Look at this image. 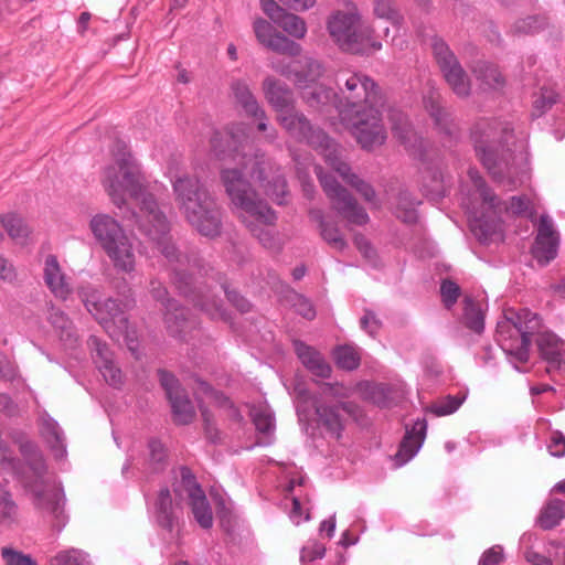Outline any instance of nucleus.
I'll list each match as a JSON object with an SVG mask.
<instances>
[{
  "label": "nucleus",
  "instance_id": "f257e3e1",
  "mask_svg": "<svg viewBox=\"0 0 565 565\" xmlns=\"http://www.w3.org/2000/svg\"><path fill=\"white\" fill-rule=\"evenodd\" d=\"M103 185L111 202L120 210L126 207V196L140 201L139 213L127 210L124 216L134 220L138 230L152 242L158 250L172 264V280L178 290L190 298L195 307L215 320H227L228 316L221 301L209 294L206 286H196L193 271L209 275L202 259L182 256L171 241L170 223L159 205L147 190V180L139 164L127 151L115 154V164L104 171Z\"/></svg>",
  "mask_w": 565,
  "mask_h": 565
},
{
  "label": "nucleus",
  "instance_id": "f03ea898",
  "mask_svg": "<svg viewBox=\"0 0 565 565\" xmlns=\"http://www.w3.org/2000/svg\"><path fill=\"white\" fill-rule=\"evenodd\" d=\"M337 109L362 149L373 150L386 138L382 113L385 104L380 86L361 72L340 71L335 75Z\"/></svg>",
  "mask_w": 565,
  "mask_h": 565
},
{
  "label": "nucleus",
  "instance_id": "7ed1b4c3",
  "mask_svg": "<svg viewBox=\"0 0 565 565\" xmlns=\"http://www.w3.org/2000/svg\"><path fill=\"white\" fill-rule=\"evenodd\" d=\"M19 450L25 465L18 471L12 451L0 440V469L18 472L23 487L32 493L34 504L50 512L56 520L55 525L61 529L66 522L63 489L49 473L43 454L35 443L23 438L19 441Z\"/></svg>",
  "mask_w": 565,
  "mask_h": 565
},
{
  "label": "nucleus",
  "instance_id": "20e7f679",
  "mask_svg": "<svg viewBox=\"0 0 565 565\" xmlns=\"http://www.w3.org/2000/svg\"><path fill=\"white\" fill-rule=\"evenodd\" d=\"M221 181L238 218L263 247L278 253L284 246L279 234L269 228L275 225L277 215L266 201L258 198L249 182L237 169H222Z\"/></svg>",
  "mask_w": 565,
  "mask_h": 565
},
{
  "label": "nucleus",
  "instance_id": "39448f33",
  "mask_svg": "<svg viewBox=\"0 0 565 565\" xmlns=\"http://www.w3.org/2000/svg\"><path fill=\"white\" fill-rule=\"evenodd\" d=\"M172 186L175 202L189 224L203 236H218L222 232V210L201 181L183 174L173 181Z\"/></svg>",
  "mask_w": 565,
  "mask_h": 565
},
{
  "label": "nucleus",
  "instance_id": "423d86ee",
  "mask_svg": "<svg viewBox=\"0 0 565 565\" xmlns=\"http://www.w3.org/2000/svg\"><path fill=\"white\" fill-rule=\"evenodd\" d=\"M470 137L477 156L495 180L510 173L513 161V128L508 122L480 118L473 124Z\"/></svg>",
  "mask_w": 565,
  "mask_h": 565
},
{
  "label": "nucleus",
  "instance_id": "0eeeda50",
  "mask_svg": "<svg viewBox=\"0 0 565 565\" xmlns=\"http://www.w3.org/2000/svg\"><path fill=\"white\" fill-rule=\"evenodd\" d=\"M542 328V319L529 309L509 310L497 323V342L518 363L530 359L532 335Z\"/></svg>",
  "mask_w": 565,
  "mask_h": 565
},
{
  "label": "nucleus",
  "instance_id": "6e6552de",
  "mask_svg": "<svg viewBox=\"0 0 565 565\" xmlns=\"http://www.w3.org/2000/svg\"><path fill=\"white\" fill-rule=\"evenodd\" d=\"M277 120L287 134L299 142H306L318 150L328 162V154L331 157L341 148L323 130L315 127L305 114L295 108L279 114Z\"/></svg>",
  "mask_w": 565,
  "mask_h": 565
},
{
  "label": "nucleus",
  "instance_id": "1a4fd4ad",
  "mask_svg": "<svg viewBox=\"0 0 565 565\" xmlns=\"http://www.w3.org/2000/svg\"><path fill=\"white\" fill-rule=\"evenodd\" d=\"M328 31L343 51L363 53L364 33L361 30V15L354 3L349 2L347 10H339L329 18Z\"/></svg>",
  "mask_w": 565,
  "mask_h": 565
},
{
  "label": "nucleus",
  "instance_id": "9d476101",
  "mask_svg": "<svg viewBox=\"0 0 565 565\" xmlns=\"http://www.w3.org/2000/svg\"><path fill=\"white\" fill-rule=\"evenodd\" d=\"M315 172L319 182L331 202V206L337 213L342 216L348 223L354 225H365L369 223L370 217L363 206H361L355 198L342 186L337 179L323 172L319 166L315 168Z\"/></svg>",
  "mask_w": 565,
  "mask_h": 565
},
{
  "label": "nucleus",
  "instance_id": "9b49d317",
  "mask_svg": "<svg viewBox=\"0 0 565 565\" xmlns=\"http://www.w3.org/2000/svg\"><path fill=\"white\" fill-rule=\"evenodd\" d=\"M430 47L434 60L452 93L459 98L469 97L471 94L470 78L446 41L434 36Z\"/></svg>",
  "mask_w": 565,
  "mask_h": 565
},
{
  "label": "nucleus",
  "instance_id": "f8f14e48",
  "mask_svg": "<svg viewBox=\"0 0 565 565\" xmlns=\"http://www.w3.org/2000/svg\"><path fill=\"white\" fill-rule=\"evenodd\" d=\"M236 169L242 171L245 180L248 172L259 183L266 195L275 203L284 204L286 180L280 173L279 167L265 153H256L248 162L244 163L243 168Z\"/></svg>",
  "mask_w": 565,
  "mask_h": 565
},
{
  "label": "nucleus",
  "instance_id": "ddd939ff",
  "mask_svg": "<svg viewBox=\"0 0 565 565\" xmlns=\"http://www.w3.org/2000/svg\"><path fill=\"white\" fill-rule=\"evenodd\" d=\"M195 396L199 401V408L204 424V433L206 439L212 444L221 441V431L217 429L213 422V416L210 411L203 405V399L207 398L220 407H231L233 404L230 398L223 393L215 391L207 382L203 380H195Z\"/></svg>",
  "mask_w": 565,
  "mask_h": 565
},
{
  "label": "nucleus",
  "instance_id": "4468645a",
  "mask_svg": "<svg viewBox=\"0 0 565 565\" xmlns=\"http://www.w3.org/2000/svg\"><path fill=\"white\" fill-rule=\"evenodd\" d=\"M501 203L505 206L501 211L497 212L488 207L489 216L483 214L471 222L470 228L480 242L486 243L500 230L502 212L511 211L513 214H522L526 211L529 201L522 196H512L509 204L502 201Z\"/></svg>",
  "mask_w": 565,
  "mask_h": 565
},
{
  "label": "nucleus",
  "instance_id": "2eb2a0df",
  "mask_svg": "<svg viewBox=\"0 0 565 565\" xmlns=\"http://www.w3.org/2000/svg\"><path fill=\"white\" fill-rule=\"evenodd\" d=\"M559 235L554 228L552 218L543 214L540 216L537 234L532 247L533 257L539 264L545 266L557 256Z\"/></svg>",
  "mask_w": 565,
  "mask_h": 565
},
{
  "label": "nucleus",
  "instance_id": "dca6fc26",
  "mask_svg": "<svg viewBox=\"0 0 565 565\" xmlns=\"http://www.w3.org/2000/svg\"><path fill=\"white\" fill-rule=\"evenodd\" d=\"M327 164L334 170L345 183L352 186L365 202L372 207L379 209L381 203L377 199L373 185L361 179L358 174L351 172V167L343 159V149L340 148L332 157L328 154Z\"/></svg>",
  "mask_w": 565,
  "mask_h": 565
},
{
  "label": "nucleus",
  "instance_id": "f3484780",
  "mask_svg": "<svg viewBox=\"0 0 565 565\" xmlns=\"http://www.w3.org/2000/svg\"><path fill=\"white\" fill-rule=\"evenodd\" d=\"M254 32L257 41L265 47L289 56H298L301 53L300 44L277 32L274 26L264 19L254 22Z\"/></svg>",
  "mask_w": 565,
  "mask_h": 565
},
{
  "label": "nucleus",
  "instance_id": "a211bd4d",
  "mask_svg": "<svg viewBox=\"0 0 565 565\" xmlns=\"http://www.w3.org/2000/svg\"><path fill=\"white\" fill-rule=\"evenodd\" d=\"M423 105L440 134L448 137L457 135L458 126L451 113L444 106L443 96L437 89L430 88L424 95Z\"/></svg>",
  "mask_w": 565,
  "mask_h": 565
},
{
  "label": "nucleus",
  "instance_id": "6ab92c4d",
  "mask_svg": "<svg viewBox=\"0 0 565 565\" xmlns=\"http://www.w3.org/2000/svg\"><path fill=\"white\" fill-rule=\"evenodd\" d=\"M341 411L348 415L356 416L359 413V406L352 402H341L337 405H329L326 403L316 405L318 423L337 439L341 437V433L344 427L343 418L340 413Z\"/></svg>",
  "mask_w": 565,
  "mask_h": 565
},
{
  "label": "nucleus",
  "instance_id": "aec40b11",
  "mask_svg": "<svg viewBox=\"0 0 565 565\" xmlns=\"http://www.w3.org/2000/svg\"><path fill=\"white\" fill-rule=\"evenodd\" d=\"M88 344L94 351V361L105 381L114 387H119L124 382V375L121 370L115 364L113 352L108 349L107 344L95 335L89 337Z\"/></svg>",
  "mask_w": 565,
  "mask_h": 565
},
{
  "label": "nucleus",
  "instance_id": "412c9836",
  "mask_svg": "<svg viewBox=\"0 0 565 565\" xmlns=\"http://www.w3.org/2000/svg\"><path fill=\"white\" fill-rule=\"evenodd\" d=\"M231 89L236 104L243 108L248 117L258 120L257 129L266 131L268 128V117L264 108L259 105L248 84L242 79H235L231 84Z\"/></svg>",
  "mask_w": 565,
  "mask_h": 565
},
{
  "label": "nucleus",
  "instance_id": "4be33fe9",
  "mask_svg": "<svg viewBox=\"0 0 565 565\" xmlns=\"http://www.w3.org/2000/svg\"><path fill=\"white\" fill-rule=\"evenodd\" d=\"M535 343L543 361L547 363L548 373L561 370L565 364L563 359V341L552 331H536Z\"/></svg>",
  "mask_w": 565,
  "mask_h": 565
},
{
  "label": "nucleus",
  "instance_id": "5701e85b",
  "mask_svg": "<svg viewBox=\"0 0 565 565\" xmlns=\"http://www.w3.org/2000/svg\"><path fill=\"white\" fill-rule=\"evenodd\" d=\"M103 250L109 257L116 270L127 274L135 270L136 254L132 242L126 233L103 247Z\"/></svg>",
  "mask_w": 565,
  "mask_h": 565
},
{
  "label": "nucleus",
  "instance_id": "b1692460",
  "mask_svg": "<svg viewBox=\"0 0 565 565\" xmlns=\"http://www.w3.org/2000/svg\"><path fill=\"white\" fill-rule=\"evenodd\" d=\"M262 88L267 102L279 114L294 108V94L286 83L273 76H267L263 81Z\"/></svg>",
  "mask_w": 565,
  "mask_h": 565
},
{
  "label": "nucleus",
  "instance_id": "393cba45",
  "mask_svg": "<svg viewBox=\"0 0 565 565\" xmlns=\"http://www.w3.org/2000/svg\"><path fill=\"white\" fill-rule=\"evenodd\" d=\"M164 323L168 333L180 340H185V334L191 330L193 324L189 319L188 310L179 306L175 300H169L167 303Z\"/></svg>",
  "mask_w": 565,
  "mask_h": 565
},
{
  "label": "nucleus",
  "instance_id": "a878e982",
  "mask_svg": "<svg viewBox=\"0 0 565 565\" xmlns=\"http://www.w3.org/2000/svg\"><path fill=\"white\" fill-rule=\"evenodd\" d=\"M427 429L425 419H417L411 429L406 428L405 436L401 441L396 459L399 465L411 460L422 447Z\"/></svg>",
  "mask_w": 565,
  "mask_h": 565
},
{
  "label": "nucleus",
  "instance_id": "bb28decb",
  "mask_svg": "<svg viewBox=\"0 0 565 565\" xmlns=\"http://www.w3.org/2000/svg\"><path fill=\"white\" fill-rule=\"evenodd\" d=\"M89 228L102 248L125 234L121 225L108 214L93 216Z\"/></svg>",
  "mask_w": 565,
  "mask_h": 565
},
{
  "label": "nucleus",
  "instance_id": "cd10ccee",
  "mask_svg": "<svg viewBox=\"0 0 565 565\" xmlns=\"http://www.w3.org/2000/svg\"><path fill=\"white\" fill-rule=\"evenodd\" d=\"M132 306L131 300L125 302L118 301L113 298H107L102 301V309L104 311L105 320L98 321L106 332L110 337H115V330H111L113 326H117L118 329H127L128 319L125 316V310Z\"/></svg>",
  "mask_w": 565,
  "mask_h": 565
},
{
  "label": "nucleus",
  "instance_id": "c85d7f7f",
  "mask_svg": "<svg viewBox=\"0 0 565 565\" xmlns=\"http://www.w3.org/2000/svg\"><path fill=\"white\" fill-rule=\"evenodd\" d=\"M179 504L173 503L170 490L162 488L154 501V518L157 523L164 530L172 532L178 523Z\"/></svg>",
  "mask_w": 565,
  "mask_h": 565
},
{
  "label": "nucleus",
  "instance_id": "c756f323",
  "mask_svg": "<svg viewBox=\"0 0 565 565\" xmlns=\"http://www.w3.org/2000/svg\"><path fill=\"white\" fill-rule=\"evenodd\" d=\"M295 351L301 363L315 375L327 379L331 374V366L324 360L322 354L315 348L307 345L302 341L294 342Z\"/></svg>",
  "mask_w": 565,
  "mask_h": 565
},
{
  "label": "nucleus",
  "instance_id": "7c9ffc66",
  "mask_svg": "<svg viewBox=\"0 0 565 565\" xmlns=\"http://www.w3.org/2000/svg\"><path fill=\"white\" fill-rule=\"evenodd\" d=\"M44 281L55 297L65 300L71 294V286L54 255H49L44 263Z\"/></svg>",
  "mask_w": 565,
  "mask_h": 565
},
{
  "label": "nucleus",
  "instance_id": "2f4dec72",
  "mask_svg": "<svg viewBox=\"0 0 565 565\" xmlns=\"http://www.w3.org/2000/svg\"><path fill=\"white\" fill-rule=\"evenodd\" d=\"M323 74V66L317 60L305 57L295 62L292 81L299 88H308L310 83L318 81Z\"/></svg>",
  "mask_w": 565,
  "mask_h": 565
},
{
  "label": "nucleus",
  "instance_id": "473e14b6",
  "mask_svg": "<svg viewBox=\"0 0 565 565\" xmlns=\"http://www.w3.org/2000/svg\"><path fill=\"white\" fill-rule=\"evenodd\" d=\"M41 434L51 448L54 458L57 460L64 459L66 457V446L58 424L52 418L44 419L41 425Z\"/></svg>",
  "mask_w": 565,
  "mask_h": 565
},
{
  "label": "nucleus",
  "instance_id": "72a5a7b5",
  "mask_svg": "<svg viewBox=\"0 0 565 565\" xmlns=\"http://www.w3.org/2000/svg\"><path fill=\"white\" fill-rule=\"evenodd\" d=\"M565 518V501L552 498L542 508L537 524L543 530H552Z\"/></svg>",
  "mask_w": 565,
  "mask_h": 565
},
{
  "label": "nucleus",
  "instance_id": "f704fd0d",
  "mask_svg": "<svg viewBox=\"0 0 565 565\" xmlns=\"http://www.w3.org/2000/svg\"><path fill=\"white\" fill-rule=\"evenodd\" d=\"M302 89V99L310 108L321 109L330 104L337 107L338 94L333 89L323 85L308 86V88Z\"/></svg>",
  "mask_w": 565,
  "mask_h": 565
},
{
  "label": "nucleus",
  "instance_id": "c9c22d12",
  "mask_svg": "<svg viewBox=\"0 0 565 565\" xmlns=\"http://www.w3.org/2000/svg\"><path fill=\"white\" fill-rule=\"evenodd\" d=\"M4 231L11 239L18 244L24 245L30 235L31 228L22 216L17 213H7L2 215Z\"/></svg>",
  "mask_w": 565,
  "mask_h": 565
},
{
  "label": "nucleus",
  "instance_id": "e433bc0d",
  "mask_svg": "<svg viewBox=\"0 0 565 565\" xmlns=\"http://www.w3.org/2000/svg\"><path fill=\"white\" fill-rule=\"evenodd\" d=\"M169 402L172 408L174 423L179 425H188L194 419V407L183 392H175V396L169 398Z\"/></svg>",
  "mask_w": 565,
  "mask_h": 565
},
{
  "label": "nucleus",
  "instance_id": "4c0bfd02",
  "mask_svg": "<svg viewBox=\"0 0 565 565\" xmlns=\"http://www.w3.org/2000/svg\"><path fill=\"white\" fill-rule=\"evenodd\" d=\"M476 78L488 89H500L504 86V77L499 68L488 62H480L473 70Z\"/></svg>",
  "mask_w": 565,
  "mask_h": 565
},
{
  "label": "nucleus",
  "instance_id": "58836bf2",
  "mask_svg": "<svg viewBox=\"0 0 565 565\" xmlns=\"http://www.w3.org/2000/svg\"><path fill=\"white\" fill-rule=\"evenodd\" d=\"M463 324L476 333L484 329V315L480 306L470 297L463 299Z\"/></svg>",
  "mask_w": 565,
  "mask_h": 565
},
{
  "label": "nucleus",
  "instance_id": "ea45409f",
  "mask_svg": "<svg viewBox=\"0 0 565 565\" xmlns=\"http://www.w3.org/2000/svg\"><path fill=\"white\" fill-rule=\"evenodd\" d=\"M548 25V19L545 15H529L518 19L511 26L510 33L513 35H532Z\"/></svg>",
  "mask_w": 565,
  "mask_h": 565
},
{
  "label": "nucleus",
  "instance_id": "a19ab883",
  "mask_svg": "<svg viewBox=\"0 0 565 565\" xmlns=\"http://www.w3.org/2000/svg\"><path fill=\"white\" fill-rule=\"evenodd\" d=\"M77 294L86 307L87 311L92 313L97 321L105 320L104 311L102 309V297L99 291L90 285L81 286Z\"/></svg>",
  "mask_w": 565,
  "mask_h": 565
},
{
  "label": "nucleus",
  "instance_id": "79ce46f5",
  "mask_svg": "<svg viewBox=\"0 0 565 565\" xmlns=\"http://www.w3.org/2000/svg\"><path fill=\"white\" fill-rule=\"evenodd\" d=\"M419 204L409 191L401 190L397 194L395 214L405 223H414L417 218L416 205Z\"/></svg>",
  "mask_w": 565,
  "mask_h": 565
},
{
  "label": "nucleus",
  "instance_id": "37998d69",
  "mask_svg": "<svg viewBox=\"0 0 565 565\" xmlns=\"http://www.w3.org/2000/svg\"><path fill=\"white\" fill-rule=\"evenodd\" d=\"M190 499V505L195 521L203 529H210L213 525V514L210 503L204 492L196 494Z\"/></svg>",
  "mask_w": 565,
  "mask_h": 565
},
{
  "label": "nucleus",
  "instance_id": "c03bdc74",
  "mask_svg": "<svg viewBox=\"0 0 565 565\" xmlns=\"http://www.w3.org/2000/svg\"><path fill=\"white\" fill-rule=\"evenodd\" d=\"M333 359L338 367L353 371L360 366L361 356L358 350L349 344L339 345L333 350Z\"/></svg>",
  "mask_w": 565,
  "mask_h": 565
},
{
  "label": "nucleus",
  "instance_id": "a18cd8bd",
  "mask_svg": "<svg viewBox=\"0 0 565 565\" xmlns=\"http://www.w3.org/2000/svg\"><path fill=\"white\" fill-rule=\"evenodd\" d=\"M469 177L479 191L483 204L488 205L489 209H494L497 212L504 207L501 200L487 186L477 170H469Z\"/></svg>",
  "mask_w": 565,
  "mask_h": 565
},
{
  "label": "nucleus",
  "instance_id": "49530a36",
  "mask_svg": "<svg viewBox=\"0 0 565 565\" xmlns=\"http://www.w3.org/2000/svg\"><path fill=\"white\" fill-rule=\"evenodd\" d=\"M256 429L265 435L271 436L275 431V417L270 409L264 406L254 407L250 412Z\"/></svg>",
  "mask_w": 565,
  "mask_h": 565
},
{
  "label": "nucleus",
  "instance_id": "de8ad7c7",
  "mask_svg": "<svg viewBox=\"0 0 565 565\" xmlns=\"http://www.w3.org/2000/svg\"><path fill=\"white\" fill-rule=\"evenodd\" d=\"M276 24L290 36H294L296 39H302L307 33V25L305 20L287 11Z\"/></svg>",
  "mask_w": 565,
  "mask_h": 565
},
{
  "label": "nucleus",
  "instance_id": "09e8293b",
  "mask_svg": "<svg viewBox=\"0 0 565 565\" xmlns=\"http://www.w3.org/2000/svg\"><path fill=\"white\" fill-rule=\"evenodd\" d=\"M18 505L12 499L7 487L0 483V523L11 524L17 520Z\"/></svg>",
  "mask_w": 565,
  "mask_h": 565
},
{
  "label": "nucleus",
  "instance_id": "8fccbe9b",
  "mask_svg": "<svg viewBox=\"0 0 565 565\" xmlns=\"http://www.w3.org/2000/svg\"><path fill=\"white\" fill-rule=\"evenodd\" d=\"M47 319L56 330L61 331L62 339L65 338L70 341L75 340L73 323L64 311L52 307Z\"/></svg>",
  "mask_w": 565,
  "mask_h": 565
},
{
  "label": "nucleus",
  "instance_id": "3c124183",
  "mask_svg": "<svg viewBox=\"0 0 565 565\" xmlns=\"http://www.w3.org/2000/svg\"><path fill=\"white\" fill-rule=\"evenodd\" d=\"M373 12L379 19H383L392 25H398L402 21L398 9L392 0H373Z\"/></svg>",
  "mask_w": 565,
  "mask_h": 565
},
{
  "label": "nucleus",
  "instance_id": "603ef678",
  "mask_svg": "<svg viewBox=\"0 0 565 565\" xmlns=\"http://www.w3.org/2000/svg\"><path fill=\"white\" fill-rule=\"evenodd\" d=\"M49 565H89L87 555L77 548H68L53 556Z\"/></svg>",
  "mask_w": 565,
  "mask_h": 565
},
{
  "label": "nucleus",
  "instance_id": "864d4df0",
  "mask_svg": "<svg viewBox=\"0 0 565 565\" xmlns=\"http://www.w3.org/2000/svg\"><path fill=\"white\" fill-rule=\"evenodd\" d=\"M320 236L332 248L343 250L348 243L335 223L328 222L320 228Z\"/></svg>",
  "mask_w": 565,
  "mask_h": 565
},
{
  "label": "nucleus",
  "instance_id": "5fc2aeb1",
  "mask_svg": "<svg viewBox=\"0 0 565 565\" xmlns=\"http://www.w3.org/2000/svg\"><path fill=\"white\" fill-rule=\"evenodd\" d=\"M393 132L407 148L416 146L418 140L417 135L405 116L399 115L398 122L393 124Z\"/></svg>",
  "mask_w": 565,
  "mask_h": 565
},
{
  "label": "nucleus",
  "instance_id": "6e6d98bb",
  "mask_svg": "<svg viewBox=\"0 0 565 565\" xmlns=\"http://www.w3.org/2000/svg\"><path fill=\"white\" fill-rule=\"evenodd\" d=\"M1 558L4 565H38L30 554H25L12 546H3L1 548Z\"/></svg>",
  "mask_w": 565,
  "mask_h": 565
},
{
  "label": "nucleus",
  "instance_id": "4d7b16f0",
  "mask_svg": "<svg viewBox=\"0 0 565 565\" xmlns=\"http://www.w3.org/2000/svg\"><path fill=\"white\" fill-rule=\"evenodd\" d=\"M465 401V396H458V395H448L438 402L434 403L430 406L431 413H434L436 416H446L455 413L462 402Z\"/></svg>",
  "mask_w": 565,
  "mask_h": 565
},
{
  "label": "nucleus",
  "instance_id": "13d9d810",
  "mask_svg": "<svg viewBox=\"0 0 565 565\" xmlns=\"http://www.w3.org/2000/svg\"><path fill=\"white\" fill-rule=\"evenodd\" d=\"M179 473L180 483L183 490L188 493L189 498L204 492L190 468L182 466L179 468Z\"/></svg>",
  "mask_w": 565,
  "mask_h": 565
},
{
  "label": "nucleus",
  "instance_id": "bf43d9fd",
  "mask_svg": "<svg viewBox=\"0 0 565 565\" xmlns=\"http://www.w3.org/2000/svg\"><path fill=\"white\" fill-rule=\"evenodd\" d=\"M218 282L221 285V288L224 290L227 300L241 312H248L252 308L250 302L244 298L242 295H239L236 290H231L226 284V281L218 277Z\"/></svg>",
  "mask_w": 565,
  "mask_h": 565
},
{
  "label": "nucleus",
  "instance_id": "052dcab7",
  "mask_svg": "<svg viewBox=\"0 0 565 565\" xmlns=\"http://www.w3.org/2000/svg\"><path fill=\"white\" fill-rule=\"evenodd\" d=\"M440 295L446 308L450 309L460 296V287L450 279H445L440 286Z\"/></svg>",
  "mask_w": 565,
  "mask_h": 565
},
{
  "label": "nucleus",
  "instance_id": "680f3d73",
  "mask_svg": "<svg viewBox=\"0 0 565 565\" xmlns=\"http://www.w3.org/2000/svg\"><path fill=\"white\" fill-rule=\"evenodd\" d=\"M557 98L558 94L554 89L543 87L534 100V108L543 114L557 102Z\"/></svg>",
  "mask_w": 565,
  "mask_h": 565
},
{
  "label": "nucleus",
  "instance_id": "e2e57ef3",
  "mask_svg": "<svg viewBox=\"0 0 565 565\" xmlns=\"http://www.w3.org/2000/svg\"><path fill=\"white\" fill-rule=\"evenodd\" d=\"M158 376H159L161 386L166 391L168 399L175 396V392H183L180 388L179 381L175 379V376L172 373H170L166 370H159Z\"/></svg>",
  "mask_w": 565,
  "mask_h": 565
},
{
  "label": "nucleus",
  "instance_id": "0e129e2a",
  "mask_svg": "<svg viewBox=\"0 0 565 565\" xmlns=\"http://www.w3.org/2000/svg\"><path fill=\"white\" fill-rule=\"evenodd\" d=\"M326 553V547L322 543L317 541L309 542L302 547L300 553L301 562H313L318 558H322Z\"/></svg>",
  "mask_w": 565,
  "mask_h": 565
},
{
  "label": "nucleus",
  "instance_id": "69168bd1",
  "mask_svg": "<svg viewBox=\"0 0 565 565\" xmlns=\"http://www.w3.org/2000/svg\"><path fill=\"white\" fill-rule=\"evenodd\" d=\"M360 324L361 328L364 331H366L371 337H374L382 327L381 320L370 309L364 310V315L360 320Z\"/></svg>",
  "mask_w": 565,
  "mask_h": 565
},
{
  "label": "nucleus",
  "instance_id": "338daca9",
  "mask_svg": "<svg viewBox=\"0 0 565 565\" xmlns=\"http://www.w3.org/2000/svg\"><path fill=\"white\" fill-rule=\"evenodd\" d=\"M150 462L154 466V470L159 469V465L166 459V450L161 441L152 439L149 441Z\"/></svg>",
  "mask_w": 565,
  "mask_h": 565
},
{
  "label": "nucleus",
  "instance_id": "774afa93",
  "mask_svg": "<svg viewBox=\"0 0 565 565\" xmlns=\"http://www.w3.org/2000/svg\"><path fill=\"white\" fill-rule=\"evenodd\" d=\"M548 451L554 457H563L565 455V437L559 431H554L551 435Z\"/></svg>",
  "mask_w": 565,
  "mask_h": 565
}]
</instances>
